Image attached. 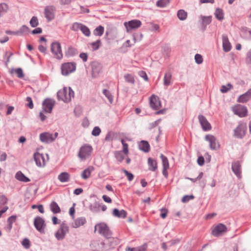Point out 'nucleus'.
Wrapping results in <instances>:
<instances>
[{"instance_id": "1", "label": "nucleus", "mask_w": 251, "mask_h": 251, "mask_svg": "<svg viewBox=\"0 0 251 251\" xmlns=\"http://www.w3.org/2000/svg\"><path fill=\"white\" fill-rule=\"evenodd\" d=\"M75 93L71 87H64L59 90L57 93V97L59 100H62L65 103H68L71 101L72 98L74 97Z\"/></svg>"}, {"instance_id": "2", "label": "nucleus", "mask_w": 251, "mask_h": 251, "mask_svg": "<svg viewBox=\"0 0 251 251\" xmlns=\"http://www.w3.org/2000/svg\"><path fill=\"white\" fill-rule=\"evenodd\" d=\"M247 130V125L246 123H239L234 129L233 136L237 139H243L246 135Z\"/></svg>"}, {"instance_id": "3", "label": "nucleus", "mask_w": 251, "mask_h": 251, "mask_svg": "<svg viewBox=\"0 0 251 251\" xmlns=\"http://www.w3.org/2000/svg\"><path fill=\"white\" fill-rule=\"evenodd\" d=\"M69 227L65 221L60 225L57 231L55 233V237L58 241H61L65 238L67 233L69 232Z\"/></svg>"}, {"instance_id": "4", "label": "nucleus", "mask_w": 251, "mask_h": 251, "mask_svg": "<svg viewBox=\"0 0 251 251\" xmlns=\"http://www.w3.org/2000/svg\"><path fill=\"white\" fill-rule=\"evenodd\" d=\"M50 51L56 59L60 60L63 58L61 46L59 42L55 41L51 44Z\"/></svg>"}, {"instance_id": "5", "label": "nucleus", "mask_w": 251, "mask_h": 251, "mask_svg": "<svg viewBox=\"0 0 251 251\" xmlns=\"http://www.w3.org/2000/svg\"><path fill=\"white\" fill-rule=\"evenodd\" d=\"M97 228H98L99 233L106 238H110L112 236V233L106 224H98L95 226V230L97 229Z\"/></svg>"}, {"instance_id": "6", "label": "nucleus", "mask_w": 251, "mask_h": 251, "mask_svg": "<svg viewBox=\"0 0 251 251\" xmlns=\"http://www.w3.org/2000/svg\"><path fill=\"white\" fill-rule=\"evenodd\" d=\"M76 70V63L74 62L64 63L61 66V73L63 75H68Z\"/></svg>"}, {"instance_id": "7", "label": "nucleus", "mask_w": 251, "mask_h": 251, "mask_svg": "<svg viewBox=\"0 0 251 251\" xmlns=\"http://www.w3.org/2000/svg\"><path fill=\"white\" fill-rule=\"evenodd\" d=\"M92 150L93 149L91 146L85 144L80 148L78 156L82 160H85L90 155Z\"/></svg>"}, {"instance_id": "8", "label": "nucleus", "mask_w": 251, "mask_h": 251, "mask_svg": "<svg viewBox=\"0 0 251 251\" xmlns=\"http://www.w3.org/2000/svg\"><path fill=\"white\" fill-rule=\"evenodd\" d=\"M34 226L37 231L41 233H45V228L46 225L44 219L40 217L37 216L34 218Z\"/></svg>"}, {"instance_id": "9", "label": "nucleus", "mask_w": 251, "mask_h": 251, "mask_svg": "<svg viewBox=\"0 0 251 251\" xmlns=\"http://www.w3.org/2000/svg\"><path fill=\"white\" fill-rule=\"evenodd\" d=\"M55 104V100L50 98H46L42 102L43 111L51 113Z\"/></svg>"}, {"instance_id": "10", "label": "nucleus", "mask_w": 251, "mask_h": 251, "mask_svg": "<svg viewBox=\"0 0 251 251\" xmlns=\"http://www.w3.org/2000/svg\"><path fill=\"white\" fill-rule=\"evenodd\" d=\"M142 25L141 22L139 20L134 19L128 22L124 23V25L126 28L127 32H129L132 30L137 29L140 27Z\"/></svg>"}, {"instance_id": "11", "label": "nucleus", "mask_w": 251, "mask_h": 251, "mask_svg": "<svg viewBox=\"0 0 251 251\" xmlns=\"http://www.w3.org/2000/svg\"><path fill=\"white\" fill-rule=\"evenodd\" d=\"M56 8L53 5H49L44 9L45 17L48 22L52 21L55 18Z\"/></svg>"}, {"instance_id": "12", "label": "nucleus", "mask_w": 251, "mask_h": 251, "mask_svg": "<svg viewBox=\"0 0 251 251\" xmlns=\"http://www.w3.org/2000/svg\"><path fill=\"white\" fill-rule=\"evenodd\" d=\"M227 231V227L222 223L217 225L212 230L211 234L214 237H219Z\"/></svg>"}, {"instance_id": "13", "label": "nucleus", "mask_w": 251, "mask_h": 251, "mask_svg": "<svg viewBox=\"0 0 251 251\" xmlns=\"http://www.w3.org/2000/svg\"><path fill=\"white\" fill-rule=\"evenodd\" d=\"M92 70V77L93 78L97 77L102 70V66L100 63L98 61H93L91 63Z\"/></svg>"}, {"instance_id": "14", "label": "nucleus", "mask_w": 251, "mask_h": 251, "mask_svg": "<svg viewBox=\"0 0 251 251\" xmlns=\"http://www.w3.org/2000/svg\"><path fill=\"white\" fill-rule=\"evenodd\" d=\"M233 111L234 114L238 115L241 118L246 116L248 112L246 107L241 105H237L233 107Z\"/></svg>"}, {"instance_id": "15", "label": "nucleus", "mask_w": 251, "mask_h": 251, "mask_svg": "<svg viewBox=\"0 0 251 251\" xmlns=\"http://www.w3.org/2000/svg\"><path fill=\"white\" fill-rule=\"evenodd\" d=\"M198 119L203 131H207L211 129L212 127L210 124L203 115H199L198 116Z\"/></svg>"}, {"instance_id": "16", "label": "nucleus", "mask_w": 251, "mask_h": 251, "mask_svg": "<svg viewBox=\"0 0 251 251\" xmlns=\"http://www.w3.org/2000/svg\"><path fill=\"white\" fill-rule=\"evenodd\" d=\"M150 105L151 107L154 110L158 109L161 106L159 98L155 95H152L150 98Z\"/></svg>"}, {"instance_id": "17", "label": "nucleus", "mask_w": 251, "mask_h": 251, "mask_svg": "<svg viewBox=\"0 0 251 251\" xmlns=\"http://www.w3.org/2000/svg\"><path fill=\"white\" fill-rule=\"evenodd\" d=\"M205 140L209 142V147L212 150H216L220 148L219 144L218 146H216L217 140L214 136L211 134L206 135L205 137Z\"/></svg>"}, {"instance_id": "18", "label": "nucleus", "mask_w": 251, "mask_h": 251, "mask_svg": "<svg viewBox=\"0 0 251 251\" xmlns=\"http://www.w3.org/2000/svg\"><path fill=\"white\" fill-rule=\"evenodd\" d=\"M40 141L46 144H49L53 142L52 134L48 132H44L40 134Z\"/></svg>"}, {"instance_id": "19", "label": "nucleus", "mask_w": 251, "mask_h": 251, "mask_svg": "<svg viewBox=\"0 0 251 251\" xmlns=\"http://www.w3.org/2000/svg\"><path fill=\"white\" fill-rule=\"evenodd\" d=\"M34 159L37 166L41 167L45 166V161L43 154L38 152H35L34 153Z\"/></svg>"}, {"instance_id": "20", "label": "nucleus", "mask_w": 251, "mask_h": 251, "mask_svg": "<svg viewBox=\"0 0 251 251\" xmlns=\"http://www.w3.org/2000/svg\"><path fill=\"white\" fill-rule=\"evenodd\" d=\"M231 169L237 177H241V164L239 161H236L232 162L231 165Z\"/></svg>"}, {"instance_id": "21", "label": "nucleus", "mask_w": 251, "mask_h": 251, "mask_svg": "<svg viewBox=\"0 0 251 251\" xmlns=\"http://www.w3.org/2000/svg\"><path fill=\"white\" fill-rule=\"evenodd\" d=\"M138 145L139 149L145 153L149 152L151 150L150 145L146 140H141L138 143Z\"/></svg>"}, {"instance_id": "22", "label": "nucleus", "mask_w": 251, "mask_h": 251, "mask_svg": "<svg viewBox=\"0 0 251 251\" xmlns=\"http://www.w3.org/2000/svg\"><path fill=\"white\" fill-rule=\"evenodd\" d=\"M222 42L223 50L226 52L229 51L231 49V45L226 35H222Z\"/></svg>"}, {"instance_id": "23", "label": "nucleus", "mask_w": 251, "mask_h": 251, "mask_svg": "<svg viewBox=\"0 0 251 251\" xmlns=\"http://www.w3.org/2000/svg\"><path fill=\"white\" fill-rule=\"evenodd\" d=\"M113 215L119 218H125L127 215V212L124 209L119 210L118 208H114L112 211Z\"/></svg>"}, {"instance_id": "24", "label": "nucleus", "mask_w": 251, "mask_h": 251, "mask_svg": "<svg viewBox=\"0 0 251 251\" xmlns=\"http://www.w3.org/2000/svg\"><path fill=\"white\" fill-rule=\"evenodd\" d=\"M172 75L170 71H168L164 75L163 84L165 86H168L172 84Z\"/></svg>"}, {"instance_id": "25", "label": "nucleus", "mask_w": 251, "mask_h": 251, "mask_svg": "<svg viewBox=\"0 0 251 251\" xmlns=\"http://www.w3.org/2000/svg\"><path fill=\"white\" fill-rule=\"evenodd\" d=\"M107 241L106 242H101L100 243V245L102 247H104V246L106 244L109 245V248L108 249H111L115 248V247L116 246L117 243L116 240L114 239V238H112L111 237H110V238H106Z\"/></svg>"}, {"instance_id": "26", "label": "nucleus", "mask_w": 251, "mask_h": 251, "mask_svg": "<svg viewBox=\"0 0 251 251\" xmlns=\"http://www.w3.org/2000/svg\"><path fill=\"white\" fill-rule=\"evenodd\" d=\"M15 177L17 180L20 181L28 182L30 181V179L20 171L16 173Z\"/></svg>"}, {"instance_id": "27", "label": "nucleus", "mask_w": 251, "mask_h": 251, "mask_svg": "<svg viewBox=\"0 0 251 251\" xmlns=\"http://www.w3.org/2000/svg\"><path fill=\"white\" fill-rule=\"evenodd\" d=\"M77 54V50L75 48L70 46L65 52V55L67 57H73Z\"/></svg>"}, {"instance_id": "28", "label": "nucleus", "mask_w": 251, "mask_h": 251, "mask_svg": "<svg viewBox=\"0 0 251 251\" xmlns=\"http://www.w3.org/2000/svg\"><path fill=\"white\" fill-rule=\"evenodd\" d=\"M148 163L149 165V170L154 172L157 168V163L155 160L151 157L148 158Z\"/></svg>"}, {"instance_id": "29", "label": "nucleus", "mask_w": 251, "mask_h": 251, "mask_svg": "<svg viewBox=\"0 0 251 251\" xmlns=\"http://www.w3.org/2000/svg\"><path fill=\"white\" fill-rule=\"evenodd\" d=\"M50 209L53 214L59 213L61 212V209L56 202L52 201L50 205Z\"/></svg>"}, {"instance_id": "30", "label": "nucleus", "mask_w": 251, "mask_h": 251, "mask_svg": "<svg viewBox=\"0 0 251 251\" xmlns=\"http://www.w3.org/2000/svg\"><path fill=\"white\" fill-rule=\"evenodd\" d=\"M17 31L18 36H23L27 34L29 31V28L26 25H23Z\"/></svg>"}, {"instance_id": "31", "label": "nucleus", "mask_w": 251, "mask_h": 251, "mask_svg": "<svg viewBox=\"0 0 251 251\" xmlns=\"http://www.w3.org/2000/svg\"><path fill=\"white\" fill-rule=\"evenodd\" d=\"M101 205L97 201L89 205L90 210L93 213H98L100 211V207Z\"/></svg>"}, {"instance_id": "32", "label": "nucleus", "mask_w": 251, "mask_h": 251, "mask_svg": "<svg viewBox=\"0 0 251 251\" xmlns=\"http://www.w3.org/2000/svg\"><path fill=\"white\" fill-rule=\"evenodd\" d=\"M214 15L216 19L220 21H222L224 18V11L222 8H217Z\"/></svg>"}, {"instance_id": "33", "label": "nucleus", "mask_w": 251, "mask_h": 251, "mask_svg": "<svg viewBox=\"0 0 251 251\" xmlns=\"http://www.w3.org/2000/svg\"><path fill=\"white\" fill-rule=\"evenodd\" d=\"M69 174L67 172H62L58 176V180L61 182H66L69 180Z\"/></svg>"}, {"instance_id": "34", "label": "nucleus", "mask_w": 251, "mask_h": 251, "mask_svg": "<svg viewBox=\"0 0 251 251\" xmlns=\"http://www.w3.org/2000/svg\"><path fill=\"white\" fill-rule=\"evenodd\" d=\"M121 151H115L114 152V156L116 158L118 163H121L125 159V156Z\"/></svg>"}, {"instance_id": "35", "label": "nucleus", "mask_w": 251, "mask_h": 251, "mask_svg": "<svg viewBox=\"0 0 251 251\" xmlns=\"http://www.w3.org/2000/svg\"><path fill=\"white\" fill-rule=\"evenodd\" d=\"M86 223V219L84 217H79L76 219L75 222V226L74 227L75 228H77L81 226H83Z\"/></svg>"}, {"instance_id": "36", "label": "nucleus", "mask_w": 251, "mask_h": 251, "mask_svg": "<svg viewBox=\"0 0 251 251\" xmlns=\"http://www.w3.org/2000/svg\"><path fill=\"white\" fill-rule=\"evenodd\" d=\"M200 18L201 20V25H207L211 23L212 18L211 16H205L201 15Z\"/></svg>"}, {"instance_id": "37", "label": "nucleus", "mask_w": 251, "mask_h": 251, "mask_svg": "<svg viewBox=\"0 0 251 251\" xmlns=\"http://www.w3.org/2000/svg\"><path fill=\"white\" fill-rule=\"evenodd\" d=\"M177 16L181 21H184L187 18V13L183 9H179L177 11Z\"/></svg>"}, {"instance_id": "38", "label": "nucleus", "mask_w": 251, "mask_h": 251, "mask_svg": "<svg viewBox=\"0 0 251 251\" xmlns=\"http://www.w3.org/2000/svg\"><path fill=\"white\" fill-rule=\"evenodd\" d=\"M104 28L102 25L97 26L93 31V34L95 36H101L104 33Z\"/></svg>"}, {"instance_id": "39", "label": "nucleus", "mask_w": 251, "mask_h": 251, "mask_svg": "<svg viewBox=\"0 0 251 251\" xmlns=\"http://www.w3.org/2000/svg\"><path fill=\"white\" fill-rule=\"evenodd\" d=\"M171 0H158L156 1V5L160 8L167 6L170 3Z\"/></svg>"}, {"instance_id": "40", "label": "nucleus", "mask_w": 251, "mask_h": 251, "mask_svg": "<svg viewBox=\"0 0 251 251\" xmlns=\"http://www.w3.org/2000/svg\"><path fill=\"white\" fill-rule=\"evenodd\" d=\"M9 9L8 5L5 3H0V17L6 13Z\"/></svg>"}, {"instance_id": "41", "label": "nucleus", "mask_w": 251, "mask_h": 251, "mask_svg": "<svg viewBox=\"0 0 251 251\" xmlns=\"http://www.w3.org/2000/svg\"><path fill=\"white\" fill-rule=\"evenodd\" d=\"M102 93L107 98L110 103H112L113 100V97L110 92L105 89L103 90Z\"/></svg>"}, {"instance_id": "42", "label": "nucleus", "mask_w": 251, "mask_h": 251, "mask_svg": "<svg viewBox=\"0 0 251 251\" xmlns=\"http://www.w3.org/2000/svg\"><path fill=\"white\" fill-rule=\"evenodd\" d=\"M160 157L162 160L163 168H169V163L167 157L163 154H161Z\"/></svg>"}, {"instance_id": "43", "label": "nucleus", "mask_w": 251, "mask_h": 251, "mask_svg": "<svg viewBox=\"0 0 251 251\" xmlns=\"http://www.w3.org/2000/svg\"><path fill=\"white\" fill-rule=\"evenodd\" d=\"M80 30L86 36L89 37L90 35L91 32L89 28L83 24L81 26Z\"/></svg>"}, {"instance_id": "44", "label": "nucleus", "mask_w": 251, "mask_h": 251, "mask_svg": "<svg viewBox=\"0 0 251 251\" xmlns=\"http://www.w3.org/2000/svg\"><path fill=\"white\" fill-rule=\"evenodd\" d=\"M91 172V170L90 169L89 167L84 170L81 174L82 178L84 179H87V178H88L90 176Z\"/></svg>"}, {"instance_id": "45", "label": "nucleus", "mask_w": 251, "mask_h": 251, "mask_svg": "<svg viewBox=\"0 0 251 251\" xmlns=\"http://www.w3.org/2000/svg\"><path fill=\"white\" fill-rule=\"evenodd\" d=\"M232 85L230 83H228L226 85H222L220 91L222 93H226L232 89Z\"/></svg>"}, {"instance_id": "46", "label": "nucleus", "mask_w": 251, "mask_h": 251, "mask_svg": "<svg viewBox=\"0 0 251 251\" xmlns=\"http://www.w3.org/2000/svg\"><path fill=\"white\" fill-rule=\"evenodd\" d=\"M100 45L101 41L100 39H98L96 41L92 42L91 44V45L92 47V50L93 51L98 50L100 48Z\"/></svg>"}, {"instance_id": "47", "label": "nucleus", "mask_w": 251, "mask_h": 251, "mask_svg": "<svg viewBox=\"0 0 251 251\" xmlns=\"http://www.w3.org/2000/svg\"><path fill=\"white\" fill-rule=\"evenodd\" d=\"M249 97L247 96L246 93L241 95L237 99V101L239 102L244 103L247 102L249 100Z\"/></svg>"}, {"instance_id": "48", "label": "nucleus", "mask_w": 251, "mask_h": 251, "mask_svg": "<svg viewBox=\"0 0 251 251\" xmlns=\"http://www.w3.org/2000/svg\"><path fill=\"white\" fill-rule=\"evenodd\" d=\"M125 80L129 83L132 84H134L135 79L133 76L131 74H126L124 76Z\"/></svg>"}, {"instance_id": "49", "label": "nucleus", "mask_w": 251, "mask_h": 251, "mask_svg": "<svg viewBox=\"0 0 251 251\" xmlns=\"http://www.w3.org/2000/svg\"><path fill=\"white\" fill-rule=\"evenodd\" d=\"M121 143L123 145L122 152L126 155H127L129 152L128 144L125 142L124 139L121 140Z\"/></svg>"}, {"instance_id": "50", "label": "nucleus", "mask_w": 251, "mask_h": 251, "mask_svg": "<svg viewBox=\"0 0 251 251\" xmlns=\"http://www.w3.org/2000/svg\"><path fill=\"white\" fill-rule=\"evenodd\" d=\"M29 23L31 27H37L39 25V22L37 17L33 16L30 19Z\"/></svg>"}, {"instance_id": "51", "label": "nucleus", "mask_w": 251, "mask_h": 251, "mask_svg": "<svg viewBox=\"0 0 251 251\" xmlns=\"http://www.w3.org/2000/svg\"><path fill=\"white\" fill-rule=\"evenodd\" d=\"M101 129L98 126H95L91 132V134L94 136H98L100 133H101Z\"/></svg>"}, {"instance_id": "52", "label": "nucleus", "mask_w": 251, "mask_h": 251, "mask_svg": "<svg viewBox=\"0 0 251 251\" xmlns=\"http://www.w3.org/2000/svg\"><path fill=\"white\" fill-rule=\"evenodd\" d=\"M122 171L125 173V175L126 176L128 181H131L133 179L134 175L132 173L128 172V171L125 169H123Z\"/></svg>"}, {"instance_id": "53", "label": "nucleus", "mask_w": 251, "mask_h": 251, "mask_svg": "<svg viewBox=\"0 0 251 251\" xmlns=\"http://www.w3.org/2000/svg\"><path fill=\"white\" fill-rule=\"evenodd\" d=\"M82 24L79 23L77 22H75L73 23L72 26L71 27V29L73 31H77L78 30H80L81 26Z\"/></svg>"}, {"instance_id": "54", "label": "nucleus", "mask_w": 251, "mask_h": 251, "mask_svg": "<svg viewBox=\"0 0 251 251\" xmlns=\"http://www.w3.org/2000/svg\"><path fill=\"white\" fill-rule=\"evenodd\" d=\"M194 198L195 197L193 195H186L182 197L181 201L183 203H186L191 200H193Z\"/></svg>"}, {"instance_id": "55", "label": "nucleus", "mask_w": 251, "mask_h": 251, "mask_svg": "<svg viewBox=\"0 0 251 251\" xmlns=\"http://www.w3.org/2000/svg\"><path fill=\"white\" fill-rule=\"evenodd\" d=\"M21 244L22 245V246L25 248V249H28L30 246V241L27 238H24L22 242H21Z\"/></svg>"}, {"instance_id": "56", "label": "nucleus", "mask_w": 251, "mask_h": 251, "mask_svg": "<svg viewBox=\"0 0 251 251\" xmlns=\"http://www.w3.org/2000/svg\"><path fill=\"white\" fill-rule=\"evenodd\" d=\"M195 62L198 64H201L203 62V58L201 54L197 53L195 55Z\"/></svg>"}, {"instance_id": "57", "label": "nucleus", "mask_w": 251, "mask_h": 251, "mask_svg": "<svg viewBox=\"0 0 251 251\" xmlns=\"http://www.w3.org/2000/svg\"><path fill=\"white\" fill-rule=\"evenodd\" d=\"M15 72L16 73L18 77L22 78L24 76V73L22 68H18L15 70Z\"/></svg>"}, {"instance_id": "58", "label": "nucleus", "mask_w": 251, "mask_h": 251, "mask_svg": "<svg viewBox=\"0 0 251 251\" xmlns=\"http://www.w3.org/2000/svg\"><path fill=\"white\" fill-rule=\"evenodd\" d=\"M26 101L27 102L26 106L30 109H32L34 107V104L31 98L30 97H26Z\"/></svg>"}, {"instance_id": "59", "label": "nucleus", "mask_w": 251, "mask_h": 251, "mask_svg": "<svg viewBox=\"0 0 251 251\" xmlns=\"http://www.w3.org/2000/svg\"><path fill=\"white\" fill-rule=\"evenodd\" d=\"M151 30L152 31H159L160 26L159 25L154 23H151Z\"/></svg>"}, {"instance_id": "60", "label": "nucleus", "mask_w": 251, "mask_h": 251, "mask_svg": "<svg viewBox=\"0 0 251 251\" xmlns=\"http://www.w3.org/2000/svg\"><path fill=\"white\" fill-rule=\"evenodd\" d=\"M138 74L140 77H142L145 81H148L149 80L148 76L146 72L144 71H140L138 72Z\"/></svg>"}, {"instance_id": "61", "label": "nucleus", "mask_w": 251, "mask_h": 251, "mask_svg": "<svg viewBox=\"0 0 251 251\" xmlns=\"http://www.w3.org/2000/svg\"><path fill=\"white\" fill-rule=\"evenodd\" d=\"M246 62L248 65H251V49L247 52Z\"/></svg>"}, {"instance_id": "62", "label": "nucleus", "mask_w": 251, "mask_h": 251, "mask_svg": "<svg viewBox=\"0 0 251 251\" xmlns=\"http://www.w3.org/2000/svg\"><path fill=\"white\" fill-rule=\"evenodd\" d=\"M161 213L160 214V216L162 218V219H165L166 217H167V213H168V209H166V208H162L161 209Z\"/></svg>"}, {"instance_id": "63", "label": "nucleus", "mask_w": 251, "mask_h": 251, "mask_svg": "<svg viewBox=\"0 0 251 251\" xmlns=\"http://www.w3.org/2000/svg\"><path fill=\"white\" fill-rule=\"evenodd\" d=\"M204 158L203 156L201 155L198 157L197 163L200 166H202L204 164Z\"/></svg>"}, {"instance_id": "64", "label": "nucleus", "mask_w": 251, "mask_h": 251, "mask_svg": "<svg viewBox=\"0 0 251 251\" xmlns=\"http://www.w3.org/2000/svg\"><path fill=\"white\" fill-rule=\"evenodd\" d=\"M142 37H143V35L141 33H137L134 34L133 35V39H134L135 42L136 41H140L141 40V39L142 38Z\"/></svg>"}]
</instances>
